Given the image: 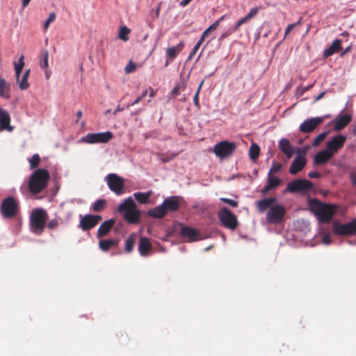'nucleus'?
Segmentation results:
<instances>
[{"instance_id":"obj_60","label":"nucleus","mask_w":356,"mask_h":356,"mask_svg":"<svg viewBox=\"0 0 356 356\" xmlns=\"http://www.w3.org/2000/svg\"><path fill=\"white\" fill-rule=\"evenodd\" d=\"M147 90L150 97H154L156 94V90H154L152 87H149Z\"/></svg>"},{"instance_id":"obj_50","label":"nucleus","mask_w":356,"mask_h":356,"mask_svg":"<svg viewBox=\"0 0 356 356\" xmlns=\"http://www.w3.org/2000/svg\"><path fill=\"white\" fill-rule=\"evenodd\" d=\"M136 64L132 61H129L125 67V72L126 73L129 74L133 72L136 70Z\"/></svg>"},{"instance_id":"obj_21","label":"nucleus","mask_w":356,"mask_h":356,"mask_svg":"<svg viewBox=\"0 0 356 356\" xmlns=\"http://www.w3.org/2000/svg\"><path fill=\"white\" fill-rule=\"evenodd\" d=\"M279 149L288 159L292 157L294 154V147L290 143L289 139L282 138L279 141Z\"/></svg>"},{"instance_id":"obj_59","label":"nucleus","mask_w":356,"mask_h":356,"mask_svg":"<svg viewBox=\"0 0 356 356\" xmlns=\"http://www.w3.org/2000/svg\"><path fill=\"white\" fill-rule=\"evenodd\" d=\"M193 102H194L195 106L197 108H200L197 94H195L194 97H193Z\"/></svg>"},{"instance_id":"obj_57","label":"nucleus","mask_w":356,"mask_h":356,"mask_svg":"<svg viewBox=\"0 0 356 356\" xmlns=\"http://www.w3.org/2000/svg\"><path fill=\"white\" fill-rule=\"evenodd\" d=\"M321 175L317 171H312L308 173V177L311 179L319 178Z\"/></svg>"},{"instance_id":"obj_39","label":"nucleus","mask_w":356,"mask_h":356,"mask_svg":"<svg viewBox=\"0 0 356 356\" xmlns=\"http://www.w3.org/2000/svg\"><path fill=\"white\" fill-rule=\"evenodd\" d=\"M131 32V30L128 29L127 26H124L120 28L118 36L119 38L124 42L128 40V34Z\"/></svg>"},{"instance_id":"obj_61","label":"nucleus","mask_w":356,"mask_h":356,"mask_svg":"<svg viewBox=\"0 0 356 356\" xmlns=\"http://www.w3.org/2000/svg\"><path fill=\"white\" fill-rule=\"evenodd\" d=\"M191 1V0H181L179 2V6L182 7L186 6Z\"/></svg>"},{"instance_id":"obj_41","label":"nucleus","mask_w":356,"mask_h":356,"mask_svg":"<svg viewBox=\"0 0 356 356\" xmlns=\"http://www.w3.org/2000/svg\"><path fill=\"white\" fill-rule=\"evenodd\" d=\"M48 51L47 50H42L41 52V60L40 67L45 69L48 67Z\"/></svg>"},{"instance_id":"obj_19","label":"nucleus","mask_w":356,"mask_h":356,"mask_svg":"<svg viewBox=\"0 0 356 356\" xmlns=\"http://www.w3.org/2000/svg\"><path fill=\"white\" fill-rule=\"evenodd\" d=\"M10 116L9 113L0 107V130L12 131L13 127L10 124Z\"/></svg>"},{"instance_id":"obj_4","label":"nucleus","mask_w":356,"mask_h":356,"mask_svg":"<svg viewBox=\"0 0 356 356\" xmlns=\"http://www.w3.org/2000/svg\"><path fill=\"white\" fill-rule=\"evenodd\" d=\"M236 149V145L234 142L222 140L215 145L213 152L220 159L230 157Z\"/></svg>"},{"instance_id":"obj_22","label":"nucleus","mask_w":356,"mask_h":356,"mask_svg":"<svg viewBox=\"0 0 356 356\" xmlns=\"http://www.w3.org/2000/svg\"><path fill=\"white\" fill-rule=\"evenodd\" d=\"M280 183L281 179L279 177L268 174L266 184L264 186V187L261 189V193L266 194L268 193L270 191L277 187L280 184Z\"/></svg>"},{"instance_id":"obj_56","label":"nucleus","mask_w":356,"mask_h":356,"mask_svg":"<svg viewBox=\"0 0 356 356\" xmlns=\"http://www.w3.org/2000/svg\"><path fill=\"white\" fill-rule=\"evenodd\" d=\"M321 242L325 245H329L331 243L330 236L328 234L324 235L321 239Z\"/></svg>"},{"instance_id":"obj_13","label":"nucleus","mask_w":356,"mask_h":356,"mask_svg":"<svg viewBox=\"0 0 356 356\" xmlns=\"http://www.w3.org/2000/svg\"><path fill=\"white\" fill-rule=\"evenodd\" d=\"M346 139V135H335L327 142L325 149L334 156L344 146Z\"/></svg>"},{"instance_id":"obj_42","label":"nucleus","mask_w":356,"mask_h":356,"mask_svg":"<svg viewBox=\"0 0 356 356\" xmlns=\"http://www.w3.org/2000/svg\"><path fill=\"white\" fill-rule=\"evenodd\" d=\"M328 134V131H323L318 134L312 142L314 147H317L319 144L325 138Z\"/></svg>"},{"instance_id":"obj_47","label":"nucleus","mask_w":356,"mask_h":356,"mask_svg":"<svg viewBox=\"0 0 356 356\" xmlns=\"http://www.w3.org/2000/svg\"><path fill=\"white\" fill-rule=\"evenodd\" d=\"M147 94H148V90H144L142 92V94L139 97H138L130 105L127 106V108H129V106H132L136 104H138L142 99H143L147 96Z\"/></svg>"},{"instance_id":"obj_53","label":"nucleus","mask_w":356,"mask_h":356,"mask_svg":"<svg viewBox=\"0 0 356 356\" xmlns=\"http://www.w3.org/2000/svg\"><path fill=\"white\" fill-rule=\"evenodd\" d=\"M248 22V20L245 19V17H243L241 19H240L238 21H237L234 26H233V31H236L242 24L246 23Z\"/></svg>"},{"instance_id":"obj_9","label":"nucleus","mask_w":356,"mask_h":356,"mask_svg":"<svg viewBox=\"0 0 356 356\" xmlns=\"http://www.w3.org/2000/svg\"><path fill=\"white\" fill-rule=\"evenodd\" d=\"M105 181L111 191L117 195H121L124 192V179L117 174L110 173L105 177Z\"/></svg>"},{"instance_id":"obj_7","label":"nucleus","mask_w":356,"mask_h":356,"mask_svg":"<svg viewBox=\"0 0 356 356\" xmlns=\"http://www.w3.org/2000/svg\"><path fill=\"white\" fill-rule=\"evenodd\" d=\"M313 188V184L311 181L305 179H296L288 183L286 188L289 193H299L305 194Z\"/></svg>"},{"instance_id":"obj_27","label":"nucleus","mask_w":356,"mask_h":356,"mask_svg":"<svg viewBox=\"0 0 356 356\" xmlns=\"http://www.w3.org/2000/svg\"><path fill=\"white\" fill-rule=\"evenodd\" d=\"M341 49V40L339 39H336L335 40L333 41L330 47L324 49L323 56L325 58H327L333 55L334 53L339 51Z\"/></svg>"},{"instance_id":"obj_55","label":"nucleus","mask_w":356,"mask_h":356,"mask_svg":"<svg viewBox=\"0 0 356 356\" xmlns=\"http://www.w3.org/2000/svg\"><path fill=\"white\" fill-rule=\"evenodd\" d=\"M349 178L351 184L353 186H356V171H352L349 174Z\"/></svg>"},{"instance_id":"obj_32","label":"nucleus","mask_w":356,"mask_h":356,"mask_svg":"<svg viewBox=\"0 0 356 356\" xmlns=\"http://www.w3.org/2000/svg\"><path fill=\"white\" fill-rule=\"evenodd\" d=\"M152 194V191H148L147 192H136L133 194V196L136 199L137 202L140 204H145L148 202V200L151 195Z\"/></svg>"},{"instance_id":"obj_36","label":"nucleus","mask_w":356,"mask_h":356,"mask_svg":"<svg viewBox=\"0 0 356 356\" xmlns=\"http://www.w3.org/2000/svg\"><path fill=\"white\" fill-rule=\"evenodd\" d=\"M9 86L7 85L6 81L1 78L0 79V96L4 99H9L10 95L8 93Z\"/></svg>"},{"instance_id":"obj_11","label":"nucleus","mask_w":356,"mask_h":356,"mask_svg":"<svg viewBox=\"0 0 356 356\" xmlns=\"http://www.w3.org/2000/svg\"><path fill=\"white\" fill-rule=\"evenodd\" d=\"M113 137L111 131L88 134L83 136L80 141L88 144L94 143H106Z\"/></svg>"},{"instance_id":"obj_2","label":"nucleus","mask_w":356,"mask_h":356,"mask_svg":"<svg viewBox=\"0 0 356 356\" xmlns=\"http://www.w3.org/2000/svg\"><path fill=\"white\" fill-rule=\"evenodd\" d=\"M118 211L124 213V219L130 224L138 223L140 220V211L136 208V204L131 197H129L124 202L120 204Z\"/></svg>"},{"instance_id":"obj_25","label":"nucleus","mask_w":356,"mask_h":356,"mask_svg":"<svg viewBox=\"0 0 356 356\" xmlns=\"http://www.w3.org/2000/svg\"><path fill=\"white\" fill-rule=\"evenodd\" d=\"M333 156L326 149L319 151L314 156V163L315 165H321L327 162Z\"/></svg>"},{"instance_id":"obj_10","label":"nucleus","mask_w":356,"mask_h":356,"mask_svg":"<svg viewBox=\"0 0 356 356\" xmlns=\"http://www.w3.org/2000/svg\"><path fill=\"white\" fill-rule=\"evenodd\" d=\"M218 218L222 225L226 228L234 230L238 226L236 216L227 207L220 210Z\"/></svg>"},{"instance_id":"obj_24","label":"nucleus","mask_w":356,"mask_h":356,"mask_svg":"<svg viewBox=\"0 0 356 356\" xmlns=\"http://www.w3.org/2000/svg\"><path fill=\"white\" fill-rule=\"evenodd\" d=\"M276 202H277L276 198L273 197H269L263 198V199L257 201V207H258V209L259 210V211L264 212L268 209L269 210L270 208L272 206L275 205V204Z\"/></svg>"},{"instance_id":"obj_35","label":"nucleus","mask_w":356,"mask_h":356,"mask_svg":"<svg viewBox=\"0 0 356 356\" xmlns=\"http://www.w3.org/2000/svg\"><path fill=\"white\" fill-rule=\"evenodd\" d=\"M106 205V202L105 200L99 199L90 206V210L94 212H100L104 209Z\"/></svg>"},{"instance_id":"obj_14","label":"nucleus","mask_w":356,"mask_h":356,"mask_svg":"<svg viewBox=\"0 0 356 356\" xmlns=\"http://www.w3.org/2000/svg\"><path fill=\"white\" fill-rule=\"evenodd\" d=\"M79 218H81L79 227L81 228L83 231H88L95 226H97L102 217L99 215H92V214H86L82 216L79 215Z\"/></svg>"},{"instance_id":"obj_48","label":"nucleus","mask_w":356,"mask_h":356,"mask_svg":"<svg viewBox=\"0 0 356 356\" xmlns=\"http://www.w3.org/2000/svg\"><path fill=\"white\" fill-rule=\"evenodd\" d=\"M220 201L224 202V203H226V204L230 205L232 207H238V202L236 201L233 200L229 199V198L221 197L220 198Z\"/></svg>"},{"instance_id":"obj_15","label":"nucleus","mask_w":356,"mask_h":356,"mask_svg":"<svg viewBox=\"0 0 356 356\" xmlns=\"http://www.w3.org/2000/svg\"><path fill=\"white\" fill-rule=\"evenodd\" d=\"M326 117L327 115L308 118L300 125L299 130L302 133H310L320 125Z\"/></svg>"},{"instance_id":"obj_38","label":"nucleus","mask_w":356,"mask_h":356,"mask_svg":"<svg viewBox=\"0 0 356 356\" xmlns=\"http://www.w3.org/2000/svg\"><path fill=\"white\" fill-rule=\"evenodd\" d=\"M135 243V235L131 234L125 241V246L124 251L127 253H130L132 252Z\"/></svg>"},{"instance_id":"obj_29","label":"nucleus","mask_w":356,"mask_h":356,"mask_svg":"<svg viewBox=\"0 0 356 356\" xmlns=\"http://www.w3.org/2000/svg\"><path fill=\"white\" fill-rule=\"evenodd\" d=\"M147 214L149 216L154 218H162L167 214V213L164 209V207L161 204L153 209H149L147 211Z\"/></svg>"},{"instance_id":"obj_18","label":"nucleus","mask_w":356,"mask_h":356,"mask_svg":"<svg viewBox=\"0 0 356 356\" xmlns=\"http://www.w3.org/2000/svg\"><path fill=\"white\" fill-rule=\"evenodd\" d=\"M334 211L332 205L325 204L316 216L319 221L323 223L329 222L334 215Z\"/></svg>"},{"instance_id":"obj_46","label":"nucleus","mask_w":356,"mask_h":356,"mask_svg":"<svg viewBox=\"0 0 356 356\" xmlns=\"http://www.w3.org/2000/svg\"><path fill=\"white\" fill-rule=\"evenodd\" d=\"M56 14L55 13H51L48 17V18L46 19V21L44 23V29L47 30L52 22H54L56 19Z\"/></svg>"},{"instance_id":"obj_37","label":"nucleus","mask_w":356,"mask_h":356,"mask_svg":"<svg viewBox=\"0 0 356 356\" xmlns=\"http://www.w3.org/2000/svg\"><path fill=\"white\" fill-rule=\"evenodd\" d=\"M260 147L256 143H252L249 150V156L252 161H255L259 157Z\"/></svg>"},{"instance_id":"obj_5","label":"nucleus","mask_w":356,"mask_h":356,"mask_svg":"<svg viewBox=\"0 0 356 356\" xmlns=\"http://www.w3.org/2000/svg\"><path fill=\"white\" fill-rule=\"evenodd\" d=\"M286 213V209L284 207L280 204H275L268 211L266 216V220L268 223L272 225L280 224L284 218Z\"/></svg>"},{"instance_id":"obj_40","label":"nucleus","mask_w":356,"mask_h":356,"mask_svg":"<svg viewBox=\"0 0 356 356\" xmlns=\"http://www.w3.org/2000/svg\"><path fill=\"white\" fill-rule=\"evenodd\" d=\"M40 161V157L39 154H33L31 156V158L29 159L30 168L31 169L35 168L38 165Z\"/></svg>"},{"instance_id":"obj_6","label":"nucleus","mask_w":356,"mask_h":356,"mask_svg":"<svg viewBox=\"0 0 356 356\" xmlns=\"http://www.w3.org/2000/svg\"><path fill=\"white\" fill-rule=\"evenodd\" d=\"M332 232L336 235L349 236L356 234V218L345 224L334 220L332 222Z\"/></svg>"},{"instance_id":"obj_28","label":"nucleus","mask_w":356,"mask_h":356,"mask_svg":"<svg viewBox=\"0 0 356 356\" xmlns=\"http://www.w3.org/2000/svg\"><path fill=\"white\" fill-rule=\"evenodd\" d=\"M184 47V41H181L176 46L168 48L166 50V57L170 60H173L177 55L183 49Z\"/></svg>"},{"instance_id":"obj_45","label":"nucleus","mask_w":356,"mask_h":356,"mask_svg":"<svg viewBox=\"0 0 356 356\" xmlns=\"http://www.w3.org/2000/svg\"><path fill=\"white\" fill-rule=\"evenodd\" d=\"M261 7H254L250 9V12L245 16V19L248 21L252 17H254L259 13Z\"/></svg>"},{"instance_id":"obj_51","label":"nucleus","mask_w":356,"mask_h":356,"mask_svg":"<svg viewBox=\"0 0 356 356\" xmlns=\"http://www.w3.org/2000/svg\"><path fill=\"white\" fill-rule=\"evenodd\" d=\"M313 85H309L305 87L299 88L297 89V95L298 96H302L304 95V93L308 90H309L312 88Z\"/></svg>"},{"instance_id":"obj_63","label":"nucleus","mask_w":356,"mask_h":356,"mask_svg":"<svg viewBox=\"0 0 356 356\" xmlns=\"http://www.w3.org/2000/svg\"><path fill=\"white\" fill-rule=\"evenodd\" d=\"M325 94V91H324V92H321L318 95H317V96L315 97V99H314V102H317V101L320 100L321 99H322V98L324 97Z\"/></svg>"},{"instance_id":"obj_44","label":"nucleus","mask_w":356,"mask_h":356,"mask_svg":"<svg viewBox=\"0 0 356 356\" xmlns=\"http://www.w3.org/2000/svg\"><path fill=\"white\" fill-rule=\"evenodd\" d=\"M203 38H200V40L197 42L195 45L193 47V49L189 54L188 60L192 59L194 55L196 54L197 51L199 49L200 45L203 42Z\"/></svg>"},{"instance_id":"obj_52","label":"nucleus","mask_w":356,"mask_h":356,"mask_svg":"<svg viewBox=\"0 0 356 356\" xmlns=\"http://www.w3.org/2000/svg\"><path fill=\"white\" fill-rule=\"evenodd\" d=\"M301 23V19H299L298 22L294 24H290L287 26L285 32H284V38L290 33V31L297 25Z\"/></svg>"},{"instance_id":"obj_33","label":"nucleus","mask_w":356,"mask_h":356,"mask_svg":"<svg viewBox=\"0 0 356 356\" xmlns=\"http://www.w3.org/2000/svg\"><path fill=\"white\" fill-rule=\"evenodd\" d=\"M31 70H26L23 75L21 79H19V81H17L19 83V87L22 90H24L27 89L29 87V83L28 82V78L29 76Z\"/></svg>"},{"instance_id":"obj_23","label":"nucleus","mask_w":356,"mask_h":356,"mask_svg":"<svg viewBox=\"0 0 356 356\" xmlns=\"http://www.w3.org/2000/svg\"><path fill=\"white\" fill-rule=\"evenodd\" d=\"M115 220L113 218L104 221L99 227L97 236V238H102L106 235L114 225Z\"/></svg>"},{"instance_id":"obj_12","label":"nucleus","mask_w":356,"mask_h":356,"mask_svg":"<svg viewBox=\"0 0 356 356\" xmlns=\"http://www.w3.org/2000/svg\"><path fill=\"white\" fill-rule=\"evenodd\" d=\"M180 234L187 242L192 243L207 238L209 236H202L200 230L187 225L181 227Z\"/></svg>"},{"instance_id":"obj_17","label":"nucleus","mask_w":356,"mask_h":356,"mask_svg":"<svg viewBox=\"0 0 356 356\" xmlns=\"http://www.w3.org/2000/svg\"><path fill=\"white\" fill-rule=\"evenodd\" d=\"M164 209L168 212L176 211L179 209L180 202L178 196H170L166 197L162 202Z\"/></svg>"},{"instance_id":"obj_58","label":"nucleus","mask_w":356,"mask_h":356,"mask_svg":"<svg viewBox=\"0 0 356 356\" xmlns=\"http://www.w3.org/2000/svg\"><path fill=\"white\" fill-rule=\"evenodd\" d=\"M177 89L179 90H180V92H181V91H183V90H184L186 89V83L183 81L181 83H178L177 85Z\"/></svg>"},{"instance_id":"obj_31","label":"nucleus","mask_w":356,"mask_h":356,"mask_svg":"<svg viewBox=\"0 0 356 356\" xmlns=\"http://www.w3.org/2000/svg\"><path fill=\"white\" fill-rule=\"evenodd\" d=\"M325 204H326L321 203L316 199H312L309 200V209L316 216H318V214Z\"/></svg>"},{"instance_id":"obj_34","label":"nucleus","mask_w":356,"mask_h":356,"mask_svg":"<svg viewBox=\"0 0 356 356\" xmlns=\"http://www.w3.org/2000/svg\"><path fill=\"white\" fill-rule=\"evenodd\" d=\"M24 57L23 55H22L19 58L17 62H14L15 76H16L17 81H19V77L20 76V74L22 71L24 66Z\"/></svg>"},{"instance_id":"obj_26","label":"nucleus","mask_w":356,"mask_h":356,"mask_svg":"<svg viewBox=\"0 0 356 356\" xmlns=\"http://www.w3.org/2000/svg\"><path fill=\"white\" fill-rule=\"evenodd\" d=\"M152 250V244L147 237H141L138 244V252L141 256H147Z\"/></svg>"},{"instance_id":"obj_43","label":"nucleus","mask_w":356,"mask_h":356,"mask_svg":"<svg viewBox=\"0 0 356 356\" xmlns=\"http://www.w3.org/2000/svg\"><path fill=\"white\" fill-rule=\"evenodd\" d=\"M218 27V22H214L211 25H210L202 34L200 38H203V40L209 36V34L211 31H214Z\"/></svg>"},{"instance_id":"obj_64","label":"nucleus","mask_w":356,"mask_h":356,"mask_svg":"<svg viewBox=\"0 0 356 356\" xmlns=\"http://www.w3.org/2000/svg\"><path fill=\"white\" fill-rule=\"evenodd\" d=\"M152 11L154 12L155 18H159L160 15V5L155 10L153 9Z\"/></svg>"},{"instance_id":"obj_16","label":"nucleus","mask_w":356,"mask_h":356,"mask_svg":"<svg viewBox=\"0 0 356 356\" xmlns=\"http://www.w3.org/2000/svg\"><path fill=\"white\" fill-rule=\"evenodd\" d=\"M307 163V160L304 154L298 153L294 158L289 168V172L291 175H296L301 171Z\"/></svg>"},{"instance_id":"obj_30","label":"nucleus","mask_w":356,"mask_h":356,"mask_svg":"<svg viewBox=\"0 0 356 356\" xmlns=\"http://www.w3.org/2000/svg\"><path fill=\"white\" fill-rule=\"evenodd\" d=\"M119 241L116 239H104L100 240L99 242V248L104 251H108L112 247H116L118 245Z\"/></svg>"},{"instance_id":"obj_49","label":"nucleus","mask_w":356,"mask_h":356,"mask_svg":"<svg viewBox=\"0 0 356 356\" xmlns=\"http://www.w3.org/2000/svg\"><path fill=\"white\" fill-rule=\"evenodd\" d=\"M282 165L280 163L273 161L272 163V166L268 172V174L272 175V172H278L281 170Z\"/></svg>"},{"instance_id":"obj_8","label":"nucleus","mask_w":356,"mask_h":356,"mask_svg":"<svg viewBox=\"0 0 356 356\" xmlns=\"http://www.w3.org/2000/svg\"><path fill=\"white\" fill-rule=\"evenodd\" d=\"M1 213L6 218L15 217L19 211V205L17 200L12 196L5 198L1 205Z\"/></svg>"},{"instance_id":"obj_1","label":"nucleus","mask_w":356,"mask_h":356,"mask_svg":"<svg viewBox=\"0 0 356 356\" xmlns=\"http://www.w3.org/2000/svg\"><path fill=\"white\" fill-rule=\"evenodd\" d=\"M50 178L49 172L45 169H38L30 176L28 183L29 191L34 195L38 194L47 186Z\"/></svg>"},{"instance_id":"obj_20","label":"nucleus","mask_w":356,"mask_h":356,"mask_svg":"<svg viewBox=\"0 0 356 356\" xmlns=\"http://www.w3.org/2000/svg\"><path fill=\"white\" fill-rule=\"evenodd\" d=\"M345 108L341 111L334 122V130L339 131L345 128L352 120V115L349 114L341 115Z\"/></svg>"},{"instance_id":"obj_54","label":"nucleus","mask_w":356,"mask_h":356,"mask_svg":"<svg viewBox=\"0 0 356 356\" xmlns=\"http://www.w3.org/2000/svg\"><path fill=\"white\" fill-rule=\"evenodd\" d=\"M58 225V220L56 219H53L51 220H50L48 223H47V227L50 229H53L54 228H56Z\"/></svg>"},{"instance_id":"obj_62","label":"nucleus","mask_w":356,"mask_h":356,"mask_svg":"<svg viewBox=\"0 0 356 356\" xmlns=\"http://www.w3.org/2000/svg\"><path fill=\"white\" fill-rule=\"evenodd\" d=\"M172 95H173L174 96H177L179 95L180 93V90H179L177 89V86H176L172 90V92H171Z\"/></svg>"},{"instance_id":"obj_3","label":"nucleus","mask_w":356,"mask_h":356,"mask_svg":"<svg viewBox=\"0 0 356 356\" xmlns=\"http://www.w3.org/2000/svg\"><path fill=\"white\" fill-rule=\"evenodd\" d=\"M47 219V213L44 209L42 208L33 209L30 216L31 231L35 234H40L45 227Z\"/></svg>"}]
</instances>
